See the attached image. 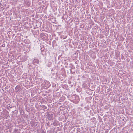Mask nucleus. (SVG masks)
I'll use <instances>...</instances> for the list:
<instances>
[{"instance_id":"nucleus-1","label":"nucleus","mask_w":133,"mask_h":133,"mask_svg":"<svg viewBox=\"0 0 133 133\" xmlns=\"http://www.w3.org/2000/svg\"><path fill=\"white\" fill-rule=\"evenodd\" d=\"M39 63V60L37 59H35L32 61L33 63L35 65H37L36 64H37Z\"/></svg>"},{"instance_id":"nucleus-3","label":"nucleus","mask_w":133,"mask_h":133,"mask_svg":"<svg viewBox=\"0 0 133 133\" xmlns=\"http://www.w3.org/2000/svg\"><path fill=\"white\" fill-rule=\"evenodd\" d=\"M46 83H48V86L49 87L50 86V83H49L48 82H46Z\"/></svg>"},{"instance_id":"nucleus-4","label":"nucleus","mask_w":133,"mask_h":133,"mask_svg":"<svg viewBox=\"0 0 133 133\" xmlns=\"http://www.w3.org/2000/svg\"><path fill=\"white\" fill-rule=\"evenodd\" d=\"M132 123H133V122H132Z\"/></svg>"},{"instance_id":"nucleus-2","label":"nucleus","mask_w":133,"mask_h":133,"mask_svg":"<svg viewBox=\"0 0 133 133\" xmlns=\"http://www.w3.org/2000/svg\"><path fill=\"white\" fill-rule=\"evenodd\" d=\"M19 86H17L15 88V89L16 90V92H18L19 91Z\"/></svg>"}]
</instances>
